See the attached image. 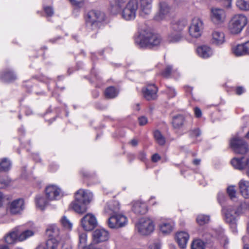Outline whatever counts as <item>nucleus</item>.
Segmentation results:
<instances>
[{"instance_id":"1","label":"nucleus","mask_w":249,"mask_h":249,"mask_svg":"<svg viewBox=\"0 0 249 249\" xmlns=\"http://www.w3.org/2000/svg\"><path fill=\"white\" fill-rule=\"evenodd\" d=\"M161 42L160 36L150 29L142 31L135 38L136 44L142 48H151L159 45Z\"/></svg>"},{"instance_id":"2","label":"nucleus","mask_w":249,"mask_h":249,"mask_svg":"<svg viewBox=\"0 0 249 249\" xmlns=\"http://www.w3.org/2000/svg\"><path fill=\"white\" fill-rule=\"evenodd\" d=\"M92 196L91 193L80 189L75 194V201L71 203V207L76 213L83 214L87 211L86 205L90 202Z\"/></svg>"},{"instance_id":"3","label":"nucleus","mask_w":249,"mask_h":249,"mask_svg":"<svg viewBox=\"0 0 249 249\" xmlns=\"http://www.w3.org/2000/svg\"><path fill=\"white\" fill-rule=\"evenodd\" d=\"M247 17L242 14L234 15L229 23L228 30L232 35L240 34L247 24Z\"/></svg>"},{"instance_id":"4","label":"nucleus","mask_w":249,"mask_h":249,"mask_svg":"<svg viewBox=\"0 0 249 249\" xmlns=\"http://www.w3.org/2000/svg\"><path fill=\"white\" fill-rule=\"evenodd\" d=\"M138 9V0H127L121 13V17L126 21L133 20L136 17Z\"/></svg>"},{"instance_id":"5","label":"nucleus","mask_w":249,"mask_h":249,"mask_svg":"<svg viewBox=\"0 0 249 249\" xmlns=\"http://www.w3.org/2000/svg\"><path fill=\"white\" fill-rule=\"evenodd\" d=\"M105 19V14L100 11L92 10L87 14L86 18V24L88 26H91L92 30L98 29L101 23Z\"/></svg>"},{"instance_id":"6","label":"nucleus","mask_w":249,"mask_h":249,"mask_svg":"<svg viewBox=\"0 0 249 249\" xmlns=\"http://www.w3.org/2000/svg\"><path fill=\"white\" fill-rule=\"evenodd\" d=\"M241 209L235 206H228L222 209L225 221L233 229H236L237 217L240 214Z\"/></svg>"},{"instance_id":"7","label":"nucleus","mask_w":249,"mask_h":249,"mask_svg":"<svg viewBox=\"0 0 249 249\" xmlns=\"http://www.w3.org/2000/svg\"><path fill=\"white\" fill-rule=\"evenodd\" d=\"M184 25L180 22H175L172 24V32L168 35L167 40L170 43H177L183 38L182 33Z\"/></svg>"},{"instance_id":"8","label":"nucleus","mask_w":249,"mask_h":249,"mask_svg":"<svg viewBox=\"0 0 249 249\" xmlns=\"http://www.w3.org/2000/svg\"><path fill=\"white\" fill-rule=\"evenodd\" d=\"M136 226L139 232L144 235L152 233L155 228L153 221L148 218H142Z\"/></svg>"},{"instance_id":"9","label":"nucleus","mask_w":249,"mask_h":249,"mask_svg":"<svg viewBox=\"0 0 249 249\" xmlns=\"http://www.w3.org/2000/svg\"><path fill=\"white\" fill-rule=\"evenodd\" d=\"M230 145L234 152L237 154H244L249 151L247 142L238 137H234L231 140Z\"/></svg>"},{"instance_id":"10","label":"nucleus","mask_w":249,"mask_h":249,"mask_svg":"<svg viewBox=\"0 0 249 249\" xmlns=\"http://www.w3.org/2000/svg\"><path fill=\"white\" fill-rule=\"evenodd\" d=\"M127 223V217L122 214H115L108 218L107 224L111 229H118L125 226Z\"/></svg>"},{"instance_id":"11","label":"nucleus","mask_w":249,"mask_h":249,"mask_svg":"<svg viewBox=\"0 0 249 249\" xmlns=\"http://www.w3.org/2000/svg\"><path fill=\"white\" fill-rule=\"evenodd\" d=\"M159 11L155 15L154 19L161 21L171 16L172 10L170 6L165 2H160L159 4Z\"/></svg>"},{"instance_id":"12","label":"nucleus","mask_w":249,"mask_h":249,"mask_svg":"<svg viewBox=\"0 0 249 249\" xmlns=\"http://www.w3.org/2000/svg\"><path fill=\"white\" fill-rule=\"evenodd\" d=\"M226 14L225 10L222 8H212L210 12V18L212 22L216 25H220L225 20Z\"/></svg>"},{"instance_id":"13","label":"nucleus","mask_w":249,"mask_h":249,"mask_svg":"<svg viewBox=\"0 0 249 249\" xmlns=\"http://www.w3.org/2000/svg\"><path fill=\"white\" fill-rule=\"evenodd\" d=\"M203 25V22L200 18H194L192 19L189 28V32L190 36L196 38L201 36Z\"/></svg>"},{"instance_id":"14","label":"nucleus","mask_w":249,"mask_h":249,"mask_svg":"<svg viewBox=\"0 0 249 249\" xmlns=\"http://www.w3.org/2000/svg\"><path fill=\"white\" fill-rule=\"evenodd\" d=\"M81 225L87 231L94 229L97 225V220L92 213H89L85 215L81 220Z\"/></svg>"},{"instance_id":"15","label":"nucleus","mask_w":249,"mask_h":249,"mask_svg":"<svg viewBox=\"0 0 249 249\" xmlns=\"http://www.w3.org/2000/svg\"><path fill=\"white\" fill-rule=\"evenodd\" d=\"M231 163L235 169L239 170L246 169V175L249 177V158L244 157L234 158L231 160Z\"/></svg>"},{"instance_id":"16","label":"nucleus","mask_w":249,"mask_h":249,"mask_svg":"<svg viewBox=\"0 0 249 249\" xmlns=\"http://www.w3.org/2000/svg\"><path fill=\"white\" fill-rule=\"evenodd\" d=\"M45 195L49 200H55L62 196V191L60 188L54 185H50L46 187Z\"/></svg>"},{"instance_id":"17","label":"nucleus","mask_w":249,"mask_h":249,"mask_svg":"<svg viewBox=\"0 0 249 249\" xmlns=\"http://www.w3.org/2000/svg\"><path fill=\"white\" fill-rule=\"evenodd\" d=\"M127 0H111L109 2L108 11L111 15L121 14Z\"/></svg>"},{"instance_id":"18","label":"nucleus","mask_w":249,"mask_h":249,"mask_svg":"<svg viewBox=\"0 0 249 249\" xmlns=\"http://www.w3.org/2000/svg\"><path fill=\"white\" fill-rule=\"evenodd\" d=\"M153 0H140L139 13L141 16L145 17L149 15L152 9Z\"/></svg>"},{"instance_id":"19","label":"nucleus","mask_w":249,"mask_h":249,"mask_svg":"<svg viewBox=\"0 0 249 249\" xmlns=\"http://www.w3.org/2000/svg\"><path fill=\"white\" fill-rule=\"evenodd\" d=\"M211 42L212 44L219 46L224 44L226 41L225 35L223 32L215 30L211 35Z\"/></svg>"},{"instance_id":"20","label":"nucleus","mask_w":249,"mask_h":249,"mask_svg":"<svg viewBox=\"0 0 249 249\" xmlns=\"http://www.w3.org/2000/svg\"><path fill=\"white\" fill-rule=\"evenodd\" d=\"M157 91L158 89L154 84H148L142 90L143 96L147 100L155 99L157 96Z\"/></svg>"},{"instance_id":"21","label":"nucleus","mask_w":249,"mask_h":249,"mask_svg":"<svg viewBox=\"0 0 249 249\" xmlns=\"http://www.w3.org/2000/svg\"><path fill=\"white\" fill-rule=\"evenodd\" d=\"M92 237L93 242L99 243L108 240L109 233L107 231L104 229H97L93 232Z\"/></svg>"},{"instance_id":"22","label":"nucleus","mask_w":249,"mask_h":249,"mask_svg":"<svg viewBox=\"0 0 249 249\" xmlns=\"http://www.w3.org/2000/svg\"><path fill=\"white\" fill-rule=\"evenodd\" d=\"M120 209V204L117 201H111L107 203L104 208L105 213L111 216L118 213Z\"/></svg>"},{"instance_id":"23","label":"nucleus","mask_w":249,"mask_h":249,"mask_svg":"<svg viewBox=\"0 0 249 249\" xmlns=\"http://www.w3.org/2000/svg\"><path fill=\"white\" fill-rule=\"evenodd\" d=\"M24 209V200L22 199H17L12 201L10 204L9 209L12 214L20 213Z\"/></svg>"},{"instance_id":"24","label":"nucleus","mask_w":249,"mask_h":249,"mask_svg":"<svg viewBox=\"0 0 249 249\" xmlns=\"http://www.w3.org/2000/svg\"><path fill=\"white\" fill-rule=\"evenodd\" d=\"M132 210L136 214H144L147 212L146 204L140 201H135L132 202Z\"/></svg>"},{"instance_id":"25","label":"nucleus","mask_w":249,"mask_h":249,"mask_svg":"<svg viewBox=\"0 0 249 249\" xmlns=\"http://www.w3.org/2000/svg\"><path fill=\"white\" fill-rule=\"evenodd\" d=\"M189 239L188 233L185 231H179L176 234V239L181 249H184Z\"/></svg>"},{"instance_id":"26","label":"nucleus","mask_w":249,"mask_h":249,"mask_svg":"<svg viewBox=\"0 0 249 249\" xmlns=\"http://www.w3.org/2000/svg\"><path fill=\"white\" fill-rule=\"evenodd\" d=\"M197 55L202 58H208L213 54L212 49L207 45L199 46L196 49Z\"/></svg>"},{"instance_id":"27","label":"nucleus","mask_w":249,"mask_h":249,"mask_svg":"<svg viewBox=\"0 0 249 249\" xmlns=\"http://www.w3.org/2000/svg\"><path fill=\"white\" fill-rule=\"evenodd\" d=\"M175 225V222L172 220H166L160 224V230L164 234H169L173 231Z\"/></svg>"},{"instance_id":"28","label":"nucleus","mask_w":249,"mask_h":249,"mask_svg":"<svg viewBox=\"0 0 249 249\" xmlns=\"http://www.w3.org/2000/svg\"><path fill=\"white\" fill-rule=\"evenodd\" d=\"M47 235L51 238L60 239V231L59 227L55 224L49 225L46 230Z\"/></svg>"},{"instance_id":"29","label":"nucleus","mask_w":249,"mask_h":249,"mask_svg":"<svg viewBox=\"0 0 249 249\" xmlns=\"http://www.w3.org/2000/svg\"><path fill=\"white\" fill-rule=\"evenodd\" d=\"M240 193L245 198H249V181L242 179L238 183Z\"/></svg>"},{"instance_id":"30","label":"nucleus","mask_w":249,"mask_h":249,"mask_svg":"<svg viewBox=\"0 0 249 249\" xmlns=\"http://www.w3.org/2000/svg\"><path fill=\"white\" fill-rule=\"evenodd\" d=\"M20 226L16 227L5 237V242L7 244H12L16 240L18 241V232L20 231Z\"/></svg>"},{"instance_id":"31","label":"nucleus","mask_w":249,"mask_h":249,"mask_svg":"<svg viewBox=\"0 0 249 249\" xmlns=\"http://www.w3.org/2000/svg\"><path fill=\"white\" fill-rule=\"evenodd\" d=\"M0 78L4 82H12L17 79V76L12 71L6 70L1 73Z\"/></svg>"},{"instance_id":"32","label":"nucleus","mask_w":249,"mask_h":249,"mask_svg":"<svg viewBox=\"0 0 249 249\" xmlns=\"http://www.w3.org/2000/svg\"><path fill=\"white\" fill-rule=\"evenodd\" d=\"M232 53L236 56L246 55L245 44H239L233 45L231 48Z\"/></svg>"},{"instance_id":"33","label":"nucleus","mask_w":249,"mask_h":249,"mask_svg":"<svg viewBox=\"0 0 249 249\" xmlns=\"http://www.w3.org/2000/svg\"><path fill=\"white\" fill-rule=\"evenodd\" d=\"M160 74L164 78H169L177 75L178 72L176 70H173L171 66L168 65L165 67L164 70L161 72Z\"/></svg>"},{"instance_id":"34","label":"nucleus","mask_w":249,"mask_h":249,"mask_svg":"<svg viewBox=\"0 0 249 249\" xmlns=\"http://www.w3.org/2000/svg\"><path fill=\"white\" fill-rule=\"evenodd\" d=\"M185 122V118L181 115L174 116L172 119V125L175 129H180L182 127Z\"/></svg>"},{"instance_id":"35","label":"nucleus","mask_w":249,"mask_h":249,"mask_svg":"<svg viewBox=\"0 0 249 249\" xmlns=\"http://www.w3.org/2000/svg\"><path fill=\"white\" fill-rule=\"evenodd\" d=\"M49 200L46 199L43 196L38 195L36 197V202L37 208L43 210L45 207L49 204Z\"/></svg>"},{"instance_id":"36","label":"nucleus","mask_w":249,"mask_h":249,"mask_svg":"<svg viewBox=\"0 0 249 249\" xmlns=\"http://www.w3.org/2000/svg\"><path fill=\"white\" fill-rule=\"evenodd\" d=\"M236 6L240 11H249V0H236Z\"/></svg>"},{"instance_id":"37","label":"nucleus","mask_w":249,"mask_h":249,"mask_svg":"<svg viewBox=\"0 0 249 249\" xmlns=\"http://www.w3.org/2000/svg\"><path fill=\"white\" fill-rule=\"evenodd\" d=\"M35 234V231L32 230H26L18 232V241H23L28 238L33 236Z\"/></svg>"},{"instance_id":"38","label":"nucleus","mask_w":249,"mask_h":249,"mask_svg":"<svg viewBox=\"0 0 249 249\" xmlns=\"http://www.w3.org/2000/svg\"><path fill=\"white\" fill-rule=\"evenodd\" d=\"M59 242L60 239L51 238L46 241V245L48 249H57Z\"/></svg>"},{"instance_id":"39","label":"nucleus","mask_w":249,"mask_h":249,"mask_svg":"<svg viewBox=\"0 0 249 249\" xmlns=\"http://www.w3.org/2000/svg\"><path fill=\"white\" fill-rule=\"evenodd\" d=\"M118 92V91L114 87L110 86L106 89L105 95L106 98L111 99L116 97Z\"/></svg>"},{"instance_id":"40","label":"nucleus","mask_w":249,"mask_h":249,"mask_svg":"<svg viewBox=\"0 0 249 249\" xmlns=\"http://www.w3.org/2000/svg\"><path fill=\"white\" fill-rule=\"evenodd\" d=\"M11 163L7 158H3L0 160V171L7 172L11 168Z\"/></svg>"},{"instance_id":"41","label":"nucleus","mask_w":249,"mask_h":249,"mask_svg":"<svg viewBox=\"0 0 249 249\" xmlns=\"http://www.w3.org/2000/svg\"><path fill=\"white\" fill-rule=\"evenodd\" d=\"M63 227L67 230L71 231L72 228V223L66 216H63L60 220Z\"/></svg>"},{"instance_id":"42","label":"nucleus","mask_w":249,"mask_h":249,"mask_svg":"<svg viewBox=\"0 0 249 249\" xmlns=\"http://www.w3.org/2000/svg\"><path fill=\"white\" fill-rule=\"evenodd\" d=\"M87 242V234L86 232H79L78 234V247L80 249L86 245Z\"/></svg>"},{"instance_id":"43","label":"nucleus","mask_w":249,"mask_h":249,"mask_svg":"<svg viewBox=\"0 0 249 249\" xmlns=\"http://www.w3.org/2000/svg\"><path fill=\"white\" fill-rule=\"evenodd\" d=\"M154 136L157 142L160 145H163L165 143V139L160 132L156 130L154 132Z\"/></svg>"},{"instance_id":"44","label":"nucleus","mask_w":249,"mask_h":249,"mask_svg":"<svg viewBox=\"0 0 249 249\" xmlns=\"http://www.w3.org/2000/svg\"><path fill=\"white\" fill-rule=\"evenodd\" d=\"M205 245L203 241L200 239H196L191 244V249H205Z\"/></svg>"},{"instance_id":"45","label":"nucleus","mask_w":249,"mask_h":249,"mask_svg":"<svg viewBox=\"0 0 249 249\" xmlns=\"http://www.w3.org/2000/svg\"><path fill=\"white\" fill-rule=\"evenodd\" d=\"M210 220V216L207 215L200 214L196 219L197 222L200 225H203L207 223Z\"/></svg>"},{"instance_id":"46","label":"nucleus","mask_w":249,"mask_h":249,"mask_svg":"<svg viewBox=\"0 0 249 249\" xmlns=\"http://www.w3.org/2000/svg\"><path fill=\"white\" fill-rule=\"evenodd\" d=\"M11 182V179L7 176L0 177V189H3L8 186Z\"/></svg>"},{"instance_id":"47","label":"nucleus","mask_w":249,"mask_h":249,"mask_svg":"<svg viewBox=\"0 0 249 249\" xmlns=\"http://www.w3.org/2000/svg\"><path fill=\"white\" fill-rule=\"evenodd\" d=\"M166 92L169 98H173L177 95V92L176 91L175 89L170 87H167Z\"/></svg>"},{"instance_id":"48","label":"nucleus","mask_w":249,"mask_h":249,"mask_svg":"<svg viewBox=\"0 0 249 249\" xmlns=\"http://www.w3.org/2000/svg\"><path fill=\"white\" fill-rule=\"evenodd\" d=\"M227 193L231 198L235 197L236 191L233 186H231L227 188Z\"/></svg>"},{"instance_id":"49","label":"nucleus","mask_w":249,"mask_h":249,"mask_svg":"<svg viewBox=\"0 0 249 249\" xmlns=\"http://www.w3.org/2000/svg\"><path fill=\"white\" fill-rule=\"evenodd\" d=\"M219 239L220 243L223 245L224 248L226 249L227 248V245L229 243V240L227 237L223 235L220 237Z\"/></svg>"},{"instance_id":"50","label":"nucleus","mask_w":249,"mask_h":249,"mask_svg":"<svg viewBox=\"0 0 249 249\" xmlns=\"http://www.w3.org/2000/svg\"><path fill=\"white\" fill-rule=\"evenodd\" d=\"M44 11L47 17H52L54 14L53 10L51 7L48 6L45 7Z\"/></svg>"},{"instance_id":"51","label":"nucleus","mask_w":249,"mask_h":249,"mask_svg":"<svg viewBox=\"0 0 249 249\" xmlns=\"http://www.w3.org/2000/svg\"><path fill=\"white\" fill-rule=\"evenodd\" d=\"M190 135L192 137H197L201 135L200 130L197 128L193 129L191 131Z\"/></svg>"},{"instance_id":"52","label":"nucleus","mask_w":249,"mask_h":249,"mask_svg":"<svg viewBox=\"0 0 249 249\" xmlns=\"http://www.w3.org/2000/svg\"><path fill=\"white\" fill-rule=\"evenodd\" d=\"M139 123L140 125H144L147 123V118L145 116H141L138 118Z\"/></svg>"},{"instance_id":"53","label":"nucleus","mask_w":249,"mask_h":249,"mask_svg":"<svg viewBox=\"0 0 249 249\" xmlns=\"http://www.w3.org/2000/svg\"><path fill=\"white\" fill-rule=\"evenodd\" d=\"M194 112H195V115L196 117L200 118L201 117L202 111L199 107H195L194 108Z\"/></svg>"},{"instance_id":"54","label":"nucleus","mask_w":249,"mask_h":249,"mask_svg":"<svg viewBox=\"0 0 249 249\" xmlns=\"http://www.w3.org/2000/svg\"><path fill=\"white\" fill-rule=\"evenodd\" d=\"M69 1L71 4L78 6L83 2V0H69Z\"/></svg>"},{"instance_id":"55","label":"nucleus","mask_w":249,"mask_h":249,"mask_svg":"<svg viewBox=\"0 0 249 249\" xmlns=\"http://www.w3.org/2000/svg\"><path fill=\"white\" fill-rule=\"evenodd\" d=\"M245 91V89L242 87H238L235 89L236 93L237 95H241Z\"/></svg>"},{"instance_id":"56","label":"nucleus","mask_w":249,"mask_h":249,"mask_svg":"<svg viewBox=\"0 0 249 249\" xmlns=\"http://www.w3.org/2000/svg\"><path fill=\"white\" fill-rule=\"evenodd\" d=\"M160 159V156L158 154H154L152 157V160L153 162H156Z\"/></svg>"},{"instance_id":"57","label":"nucleus","mask_w":249,"mask_h":249,"mask_svg":"<svg viewBox=\"0 0 249 249\" xmlns=\"http://www.w3.org/2000/svg\"><path fill=\"white\" fill-rule=\"evenodd\" d=\"M80 249H96V248L93 244L91 243L88 246L85 245Z\"/></svg>"},{"instance_id":"58","label":"nucleus","mask_w":249,"mask_h":249,"mask_svg":"<svg viewBox=\"0 0 249 249\" xmlns=\"http://www.w3.org/2000/svg\"><path fill=\"white\" fill-rule=\"evenodd\" d=\"M129 143L133 146H136L138 145V141L137 140L133 139L130 141Z\"/></svg>"},{"instance_id":"59","label":"nucleus","mask_w":249,"mask_h":249,"mask_svg":"<svg viewBox=\"0 0 249 249\" xmlns=\"http://www.w3.org/2000/svg\"><path fill=\"white\" fill-rule=\"evenodd\" d=\"M247 55H249V41L244 43Z\"/></svg>"},{"instance_id":"60","label":"nucleus","mask_w":249,"mask_h":249,"mask_svg":"<svg viewBox=\"0 0 249 249\" xmlns=\"http://www.w3.org/2000/svg\"><path fill=\"white\" fill-rule=\"evenodd\" d=\"M36 249H48L46 243L41 244L38 246Z\"/></svg>"},{"instance_id":"61","label":"nucleus","mask_w":249,"mask_h":249,"mask_svg":"<svg viewBox=\"0 0 249 249\" xmlns=\"http://www.w3.org/2000/svg\"><path fill=\"white\" fill-rule=\"evenodd\" d=\"M62 249H72L71 245L69 244H63L62 247Z\"/></svg>"},{"instance_id":"62","label":"nucleus","mask_w":249,"mask_h":249,"mask_svg":"<svg viewBox=\"0 0 249 249\" xmlns=\"http://www.w3.org/2000/svg\"><path fill=\"white\" fill-rule=\"evenodd\" d=\"M3 198H4L3 194L1 192H0V207H1L2 205V201H3Z\"/></svg>"},{"instance_id":"63","label":"nucleus","mask_w":249,"mask_h":249,"mask_svg":"<svg viewBox=\"0 0 249 249\" xmlns=\"http://www.w3.org/2000/svg\"><path fill=\"white\" fill-rule=\"evenodd\" d=\"M193 163L195 165H197L200 164V160L199 159H195L193 160Z\"/></svg>"},{"instance_id":"64","label":"nucleus","mask_w":249,"mask_h":249,"mask_svg":"<svg viewBox=\"0 0 249 249\" xmlns=\"http://www.w3.org/2000/svg\"><path fill=\"white\" fill-rule=\"evenodd\" d=\"M0 249H9L7 245H0Z\"/></svg>"}]
</instances>
